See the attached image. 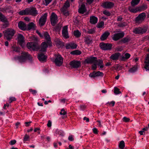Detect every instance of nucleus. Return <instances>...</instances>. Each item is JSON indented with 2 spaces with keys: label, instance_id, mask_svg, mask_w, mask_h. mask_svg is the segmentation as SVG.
Wrapping results in <instances>:
<instances>
[{
  "label": "nucleus",
  "instance_id": "nucleus-45",
  "mask_svg": "<svg viewBox=\"0 0 149 149\" xmlns=\"http://www.w3.org/2000/svg\"><path fill=\"white\" fill-rule=\"evenodd\" d=\"M130 119L126 117H124L123 118V121L125 122H129Z\"/></svg>",
  "mask_w": 149,
  "mask_h": 149
},
{
  "label": "nucleus",
  "instance_id": "nucleus-55",
  "mask_svg": "<svg viewBox=\"0 0 149 149\" xmlns=\"http://www.w3.org/2000/svg\"><path fill=\"white\" fill-rule=\"evenodd\" d=\"M93 133L95 134H97V130L96 128H93Z\"/></svg>",
  "mask_w": 149,
  "mask_h": 149
},
{
  "label": "nucleus",
  "instance_id": "nucleus-16",
  "mask_svg": "<svg viewBox=\"0 0 149 149\" xmlns=\"http://www.w3.org/2000/svg\"><path fill=\"white\" fill-rule=\"evenodd\" d=\"M70 66L74 68H77L81 65V63L79 61H73L70 63Z\"/></svg>",
  "mask_w": 149,
  "mask_h": 149
},
{
  "label": "nucleus",
  "instance_id": "nucleus-31",
  "mask_svg": "<svg viewBox=\"0 0 149 149\" xmlns=\"http://www.w3.org/2000/svg\"><path fill=\"white\" fill-rule=\"evenodd\" d=\"M120 53H116L112 55L110 58L113 60H116L118 59L119 57H120Z\"/></svg>",
  "mask_w": 149,
  "mask_h": 149
},
{
  "label": "nucleus",
  "instance_id": "nucleus-1",
  "mask_svg": "<svg viewBox=\"0 0 149 149\" xmlns=\"http://www.w3.org/2000/svg\"><path fill=\"white\" fill-rule=\"evenodd\" d=\"M43 35L45 37V38L47 40V41L46 42H43L42 43L41 45V51L42 52L45 51L48 46H52L51 38L48 33L46 32L44 33Z\"/></svg>",
  "mask_w": 149,
  "mask_h": 149
},
{
  "label": "nucleus",
  "instance_id": "nucleus-57",
  "mask_svg": "<svg viewBox=\"0 0 149 149\" xmlns=\"http://www.w3.org/2000/svg\"><path fill=\"white\" fill-rule=\"evenodd\" d=\"M127 24L126 23L123 22V23H122L121 24H120L119 25L120 26L123 27L126 26Z\"/></svg>",
  "mask_w": 149,
  "mask_h": 149
},
{
  "label": "nucleus",
  "instance_id": "nucleus-20",
  "mask_svg": "<svg viewBox=\"0 0 149 149\" xmlns=\"http://www.w3.org/2000/svg\"><path fill=\"white\" fill-rule=\"evenodd\" d=\"M68 28L67 26H65L63 27L62 30V35L65 38H69Z\"/></svg>",
  "mask_w": 149,
  "mask_h": 149
},
{
  "label": "nucleus",
  "instance_id": "nucleus-42",
  "mask_svg": "<svg viewBox=\"0 0 149 149\" xmlns=\"http://www.w3.org/2000/svg\"><path fill=\"white\" fill-rule=\"evenodd\" d=\"M29 135L27 134H25L24 138L23 141L24 142L28 141L29 140Z\"/></svg>",
  "mask_w": 149,
  "mask_h": 149
},
{
  "label": "nucleus",
  "instance_id": "nucleus-64",
  "mask_svg": "<svg viewBox=\"0 0 149 149\" xmlns=\"http://www.w3.org/2000/svg\"><path fill=\"white\" fill-rule=\"evenodd\" d=\"M144 132V131H143V130L141 131H139V133L141 135H142L143 134V133Z\"/></svg>",
  "mask_w": 149,
  "mask_h": 149
},
{
  "label": "nucleus",
  "instance_id": "nucleus-48",
  "mask_svg": "<svg viewBox=\"0 0 149 149\" xmlns=\"http://www.w3.org/2000/svg\"><path fill=\"white\" fill-rule=\"evenodd\" d=\"M32 93V94L34 95H35L37 93V92L36 90H33L32 89H30L29 90Z\"/></svg>",
  "mask_w": 149,
  "mask_h": 149
},
{
  "label": "nucleus",
  "instance_id": "nucleus-9",
  "mask_svg": "<svg viewBox=\"0 0 149 149\" xmlns=\"http://www.w3.org/2000/svg\"><path fill=\"white\" fill-rule=\"evenodd\" d=\"M114 5L113 3L110 1H105L103 2L101 4V6L103 8L107 9H110L113 7Z\"/></svg>",
  "mask_w": 149,
  "mask_h": 149
},
{
  "label": "nucleus",
  "instance_id": "nucleus-35",
  "mask_svg": "<svg viewBox=\"0 0 149 149\" xmlns=\"http://www.w3.org/2000/svg\"><path fill=\"white\" fill-rule=\"evenodd\" d=\"M74 36L77 37H79L81 36V33L78 30H76L74 31Z\"/></svg>",
  "mask_w": 149,
  "mask_h": 149
},
{
  "label": "nucleus",
  "instance_id": "nucleus-6",
  "mask_svg": "<svg viewBox=\"0 0 149 149\" xmlns=\"http://www.w3.org/2000/svg\"><path fill=\"white\" fill-rule=\"evenodd\" d=\"M55 58L54 62L58 66L61 65L63 61V58L61 56L58 54L56 56Z\"/></svg>",
  "mask_w": 149,
  "mask_h": 149
},
{
  "label": "nucleus",
  "instance_id": "nucleus-2",
  "mask_svg": "<svg viewBox=\"0 0 149 149\" xmlns=\"http://www.w3.org/2000/svg\"><path fill=\"white\" fill-rule=\"evenodd\" d=\"M31 39L34 42H29L27 44L28 48L31 50H37L38 49V46L36 43L38 40L37 37L33 36L31 37Z\"/></svg>",
  "mask_w": 149,
  "mask_h": 149
},
{
  "label": "nucleus",
  "instance_id": "nucleus-21",
  "mask_svg": "<svg viewBox=\"0 0 149 149\" xmlns=\"http://www.w3.org/2000/svg\"><path fill=\"white\" fill-rule=\"evenodd\" d=\"M28 15L36 16L38 14V12L36 9L34 8H28Z\"/></svg>",
  "mask_w": 149,
  "mask_h": 149
},
{
  "label": "nucleus",
  "instance_id": "nucleus-61",
  "mask_svg": "<svg viewBox=\"0 0 149 149\" xmlns=\"http://www.w3.org/2000/svg\"><path fill=\"white\" fill-rule=\"evenodd\" d=\"M115 104V102L114 101H112L109 104L110 105H112V106H114Z\"/></svg>",
  "mask_w": 149,
  "mask_h": 149
},
{
  "label": "nucleus",
  "instance_id": "nucleus-3",
  "mask_svg": "<svg viewBox=\"0 0 149 149\" xmlns=\"http://www.w3.org/2000/svg\"><path fill=\"white\" fill-rule=\"evenodd\" d=\"M15 58L19 62L22 63L25 62L27 59L30 60L31 59V57L27 53L22 52L21 56L17 57Z\"/></svg>",
  "mask_w": 149,
  "mask_h": 149
},
{
  "label": "nucleus",
  "instance_id": "nucleus-49",
  "mask_svg": "<svg viewBox=\"0 0 149 149\" xmlns=\"http://www.w3.org/2000/svg\"><path fill=\"white\" fill-rule=\"evenodd\" d=\"M52 0H45V5L46 6H47L50 2L52 1Z\"/></svg>",
  "mask_w": 149,
  "mask_h": 149
},
{
  "label": "nucleus",
  "instance_id": "nucleus-47",
  "mask_svg": "<svg viewBox=\"0 0 149 149\" xmlns=\"http://www.w3.org/2000/svg\"><path fill=\"white\" fill-rule=\"evenodd\" d=\"M103 14L107 16H109L110 15V13L108 11L105 10L103 11Z\"/></svg>",
  "mask_w": 149,
  "mask_h": 149
},
{
  "label": "nucleus",
  "instance_id": "nucleus-27",
  "mask_svg": "<svg viewBox=\"0 0 149 149\" xmlns=\"http://www.w3.org/2000/svg\"><path fill=\"white\" fill-rule=\"evenodd\" d=\"M98 21V19L97 17L94 16H91L90 17V22L92 24H95L97 23Z\"/></svg>",
  "mask_w": 149,
  "mask_h": 149
},
{
  "label": "nucleus",
  "instance_id": "nucleus-10",
  "mask_svg": "<svg viewBox=\"0 0 149 149\" xmlns=\"http://www.w3.org/2000/svg\"><path fill=\"white\" fill-rule=\"evenodd\" d=\"M112 45L110 44L104 43L102 42L100 43V46L103 50H110L111 49Z\"/></svg>",
  "mask_w": 149,
  "mask_h": 149
},
{
  "label": "nucleus",
  "instance_id": "nucleus-52",
  "mask_svg": "<svg viewBox=\"0 0 149 149\" xmlns=\"http://www.w3.org/2000/svg\"><path fill=\"white\" fill-rule=\"evenodd\" d=\"M68 140L70 141H72L74 140L73 136L72 135L69 136L68 137Z\"/></svg>",
  "mask_w": 149,
  "mask_h": 149
},
{
  "label": "nucleus",
  "instance_id": "nucleus-37",
  "mask_svg": "<svg viewBox=\"0 0 149 149\" xmlns=\"http://www.w3.org/2000/svg\"><path fill=\"white\" fill-rule=\"evenodd\" d=\"M137 69V66H134L129 70V71L131 73H133L136 72Z\"/></svg>",
  "mask_w": 149,
  "mask_h": 149
},
{
  "label": "nucleus",
  "instance_id": "nucleus-39",
  "mask_svg": "<svg viewBox=\"0 0 149 149\" xmlns=\"http://www.w3.org/2000/svg\"><path fill=\"white\" fill-rule=\"evenodd\" d=\"M114 93L116 95H117L121 93V92L120 91L119 89L116 87H114Z\"/></svg>",
  "mask_w": 149,
  "mask_h": 149
},
{
  "label": "nucleus",
  "instance_id": "nucleus-63",
  "mask_svg": "<svg viewBox=\"0 0 149 149\" xmlns=\"http://www.w3.org/2000/svg\"><path fill=\"white\" fill-rule=\"evenodd\" d=\"M148 130V128L147 127H146L142 129V130L144 131H147Z\"/></svg>",
  "mask_w": 149,
  "mask_h": 149
},
{
  "label": "nucleus",
  "instance_id": "nucleus-33",
  "mask_svg": "<svg viewBox=\"0 0 149 149\" xmlns=\"http://www.w3.org/2000/svg\"><path fill=\"white\" fill-rule=\"evenodd\" d=\"M84 42L86 44H89L92 42V39L89 37H86L84 39Z\"/></svg>",
  "mask_w": 149,
  "mask_h": 149
},
{
  "label": "nucleus",
  "instance_id": "nucleus-53",
  "mask_svg": "<svg viewBox=\"0 0 149 149\" xmlns=\"http://www.w3.org/2000/svg\"><path fill=\"white\" fill-rule=\"evenodd\" d=\"M129 40V39L128 38H124V39L123 40V43H125L126 42H128V40Z\"/></svg>",
  "mask_w": 149,
  "mask_h": 149
},
{
  "label": "nucleus",
  "instance_id": "nucleus-29",
  "mask_svg": "<svg viewBox=\"0 0 149 149\" xmlns=\"http://www.w3.org/2000/svg\"><path fill=\"white\" fill-rule=\"evenodd\" d=\"M109 35L110 33L108 31L104 32L101 36L100 38L101 40L102 41L105 40L107 38Z\"/></svg>",
  "mask_w": 149,
  "mask_h": 149
},
{
  "label": "nucleus",
  "instance_id": "nucleus-26",
  "mask_svg": "<svg viewBox=\"0 0 149 149\" xmlns=\"http://www.w3.org/2000/svg\"><path fill=\"white\" fill-rule=\"evenodd\" d=\"M86 9L85 7V5L84 4H81L79 7L78 11L79 13L83 14L86 12Z\"/></svg>",
  "mask_w": 149,
  "mask_h": 149
},
{
  "label": "nucleus",
  "instance_id": "nucleus-58",
  "mask_svg": "<svg viewBox=\"0 0 149 149\" xmlns=\"http://www.w3.org/2000/svg\"><path fill=\"white\" fill-rule=\"evenodd\" d=\"M93 0H86V2L89 4H91L93 1Z\"/></svg>",
  "mask_w": 149,
  "mask_h": 149
},
{
  "label": "nucleus",
  "instance_id": "nucleus-43",
  "mask_svg": "<svg viewBox=\"0 0 149 149\" xmlns=\"http://www.w3.org/2000/svg\"><path fill=\"white\" fill-rule=\"evenodd\" d=\"M60 114L61 115H65L66 114V112L65 111L64 109H63L61 110Z\"/></svg>",
  "mask_w": 149,
  "mask_h": 149
},
{
  "label": "nucleus",
  "instance_id": "nucleus-12",
  "mask_svg": "<svg viewBox=\"0 0 149 149\" xmlns=\"http://www.w3.org/2000/svg\"><path fill=\"white\" fill-rule=\"evenodd\" d=\"M51 22L52 25L54 26L57 22V17L56 15L52 13L51 16Z\"/></svg>",
  "mask_w": 149,
  "mask_h": 149
},
{
  "label": "nucleus",
  "instance_id": "nucleus-25",
  "mask_svg": "<svg viewBox=\"0 0 149 149\" xmlns=\"http://www.w3.org/2000/svg\"><path fill=\"white\" fill-rule=\"evenodd\" d=\"M47 56L43 54H40L38 55V58L39 60L41 62H45Z\"/></svg>",
  "mask_w": 149,
  "mask_h": 149
},
{
  "label": "nucleus",
  "instance_id": "nucleus-36",
  "mask_svg": "<svg viewBox=\"0 0 149 149\" xmlns=\"http://www.w3.org/2000/svg\"><path fill=\"white\" fill-rule=\"evenodd\" d=\"M70 53L73 55H79L81 54V52L79 50H75L71 52Z\"/></svg>",
  "mask_w": 149,
  "mask_h": 149
},
{
  "label": "nucleus",
  "instance_id": "nucleus-46",
  "mask_svg": "<svg viewBox=\"0 0 149 149\" xmlns=\"http://www.w3.org/2000/svg\"><path fill=\"white\" fill-rule=\"evenodd\" d=\"M36 32L40 37L45 38L43 34L44 33H46V32H44L42 34L38 30H36Z\"/></svg>",
  "mask_w": 149,
  "mask_h": 149
},
{
  "label": "nucleus",
  "instance_id": "nucleus-54",
  "mask_svg": "<svg viewBox=\"0 0 149 149\" xmlns=\"http://www.w3.org/2000/svg\"><path fill=\"white\" fill-rule=\"evenodd\" d=\"M16 100V99L15 97H11L9 99V102H11L13 101H14Z\"/></svg>",
  "mask_w": 149,
  "mask_h": 149
},
{
  "label": "nucleus",
  "instance_id": "nucleus-7",
  "mask_svg": "<svg viewBox=\"0 0 149 149\" xmlns=\"http://www.w3.org/2000/svg\"><path fill=\"white\" fill-rule=\"evenodd\" d=\"M18 43L23 47L25 45L24 38L23 36L21 34H18L17 37Z\"/></svg>",
  "mask_w": 149,
  "mask_h": 149
},
{
  "label": "nucleus",
  "instance_id": "nucleus-15",
  "mask_svg": "<svg viewBox=\"0 0 149 149\" xmlns=\"http://www.w3.org/2000/svg\"><path fill=\"white\" fill-rule=\"evenodd\" d=\"M103 75V73L102 72H101L100 71H97L96 72H93L90 73L89 75V76L91 77L95 78L97 77H102Z\"/></svg>",
  "mask_w": 149,
  "mask_h": 149
},
{
  "label": "nucleus",
  "instance_id": "nucleus-17",
  "mask_svg": "<svg viewBox=\"0 0 149 149\" xmlns=\"http://www.w3.org/2000/svg\"><path fill=\"white\" fill-rule=\"evenodd\" d=\"M130 54L128 53H124L121 55H120V59L123 61H126L130 57Z\"/></svg>",
  "mask_w": 149,
  "mask_h": 149
},
{
  "label": "nucleus",
  "instance_id": "nucleus-28",
  "mask_svg": "<svg viewBox=\"0 0 149 149\" xmlns=\"http://www.w3.org/2000/svg\"><path fill=\"white\" fill-rule=\"evenodd\" d=\"M129 10L131 13H136L138 11H141V8L140 7H136L135 8H134L130 7L129 8Z\"/></svg>",
  "mask_w": 149,
  "mask_h": 149
},
{
  "label": "nucleus",
  "instance_id": "nucleus-13",
  "mask_svg": "<svg viewBox=\"0 0 149 149\" xmlns=\"http://www.w3.org/2000/svg\"><path fill=\"white\" fill-rule=\"evenodd\" d=\"M124 35V33L123 32H121L114 34L113 35V39L115 41L117 40L120 38L123 37Z\"/></svg>",
  "mask_w": 149,
  "mask_h": 149
},
{
  "label": "nucleus",
  "instance_id": "nucleus-51",
  "mask_svg": "<svg viewBox=\"0 0 149 149\" xmlns=\"http://www.w3.org/2000/svg\"><path fill=\"white\" fill-rule=\"evenodd\" d=\"M94 64L92 66V69L94 70H95L97 68V65L95 63H93Z\"/></svg>",
  "mask_w": 149,
  "mask_h": 149
},
{
  "label": "nucleus",
  "instance_id": "nucleus-4",
  "mask_svg": "<svg viewBox=\"0 0 149 149\" xmlns=\"http://www.w3.org/2000/svg\"><path fill=\"white\" fill-rule=\"evenodd\" d=\"M15 33V31L13 29H8L5 32V37L7 40H10L13 38Z\"/></svg>",
  "mask_w": 149,
  "mask_h": 149
},
{
  "label": "nucleus",
  "instance_id": "nucleus-44",
  "mask_svg": "<svg viewBox=\"0 0 149 149\" xmlns=\"http://www.w3.org/2000/svg\"><path fill=\"white\" fill-rule=\"evenodd\" d=\"M12 48L14 51L18 52L19 51L20 48L17 47L13 46Z\"/></svg>",
  "mask_w": 149,
  "mask_h": 149
},
{
  "label": "nucleus",
  "instance_id": "nucleus-32",
  "mask_svg": "<svg viewBox=\"0 0 149 149\" xmlns=\"http://www.w3.org/2000/svg\"><path fill=\"white\" fill-rule=\"evenodd\" d=\"M19 14L21 15H28V8H26L24 10L20 11Z\"/></svg>",
  "mask_w": 149,
  "mask_h": 149
},
{
  "label": "nucleus",
  "instance_id": "nucleus-14",
  "mask_svg": "<svg viewBox=\"0 0 149 149\" xmlns=\"http://www.w3.org/2000/svg\"><path fill=\"white\" fill-rule=\"evenodd\" d=\"M97 60L96 57L91 56L86 59L85 61L87 63H96Z\"/></svg>",
  "mask_w": 149,
  "mask_h": 149
},
{
  "label": "nucleus",
  "instance_id": "nucleus-22",
  "mask_svg": "<svg viewBox=\"0 0 149 149\" xmlns=\"http://www.w3.org/2000/svg\"><path fill=\"white\" fill-rule=\"evenodd\" d=\"M145 64L144 68L146 70V71H149V54L147 55V57L145 58Z\"/></svg>",
  "mask_w": 149,
  "mask_h": 149
},
{
  "label": "nucleus",
  "instance_id": "nucleus-41",
  "mask_svg": "<svg viewBox=\"0 0 149 149\" xmlns=\"http://www.w3.org/2000/svg\"><path fill=\"white\" fill-rule=\"evenodd\" d=\"M104 24V23L103 22H101L99 23L97 25V27L99 28H102Z\"/></svg>",
  "mask_w": 149,
  "mask_h": 149
},
{
  "label": "nucleus",
  "instance_id": "nucleus-34",
  "mask_svg": "<svg viewBox=\"0 0 149 149\" xmlns=\"http://www.w3.org/2000/svg\"><path fill=\"white\" fill-rule=\"evenodd\" d=\"M28 29H35L36 28V26L33 22L30 23L28 25Z\"/></svg>",
  "mask_w": 149,
  "mask_h": 149
},
{
  "label": "nucleus",
  "instance_id": "nucleus-62",
  "mask_svg": "<svg viewBox=\"0 0 149 149\" xmlns=\"http://www.w3.org/2000/svg\"><path fill=\"white\" fill-rule=\"evenodd\" d=\"M31 122H26L25 123L26 126H28L29 125V124L31 123Z\"/></svg>",
  "mask_w": 149,
  "mask_h": 149
},
{
  "label": "nucleus",
  "instance_id": "nucleus-23",
  "mask_svg": "<svg viewBox=\"0 0 149 149\" xmlns=\"http://www.w3.org/2000/svg\"><path fill=\"white\" fill-rule=\"evenodd\" d=\"M77 47V45L74 42H71L65 45V47L67 49H76Z\"/></svg>",
  "mask_w": 149,
  "mask_h": 149
},
{
  "label": "nucleus",
  "instance_id": "nucleus-11",
  "mask_svg": "<svg viewBox=\"0 0 149 149\" xmlns=\"http://www.w3.org/2000/svg\"><path fill=\"white\" fill-rule=\"evenodd\" d=\"M147 30V28L146 27L143 28L139 27L133 29V32L135 34H143L145 33L146 31Z\"/></svg>",
  "mask_w": 149,
  "mask_h": 149
},
{
  "label": "nucleus",
  "instance_id": "nucleus-40",
  "mask_svg": "<svg viewBox=\"0 0 149 149\" xmlns=\"http://www.w3.org/2000/svg\"><path fill=\"white\" fill-rule=\"evenodd\" d=\"M125 144L124 141H121L119 143V147L120 148L123 149L125 147Z\"/></svg>",
  "mask_w": 149,
  "mask_h": 149
},
{
  "label": "nucleus",
  "instance_id": "nucleus-8",
  "mask_svg": "<svg viewBox=\"0 0 149 149\" xmlns=\"http://www.w3.org/2000/svg\"><path fill=\"white\" fill-rule=\"evenodd\" d=\"M47 14V13H45L39 19L38 23L40 26L44 25L46 21Z\"/></svg>",
  "mask_w": 149,
  "mask_h": 149
},
{
  "label": "nucleus",
  "instance_id": "nucleus-18",
  "mask_svg": "<svg viewBox=\"0 0 149 149\" xmlns=\"http://www.w3.org/2000/svg\"><path fill=\"white\" fill-rule=\"evenodd\" d=\"M0 21L4 22H6L3 25V27L5 28L7 26L8 24V22H7V19L1 13H0Z\"/></svg>",
  "mask_w": 149,
  "mask_h": 149
},
{
  "label": "nucleus",
  "instance_id": "nucleus-38",
  "mask_svg": "<svg viewBox=\"0 0 149 149\" xmlns=\"http://www.w3.org/2000/svg\"><path fill=\"white\" fill-rule=\"evenodd\" d=\"M140 0H132L131 2V4L132 6H134L138 4L139 3Z\"/></svg>",
  "mask_w": 149,
  "mask_h": 149
},
{
  "label": "nucleus",
  "instance_id": "nucleus-30",
  "mask_svg": "<svg viewBox=\"0 0 149 149\" xmlns=\"http://www.w3.org/2000/svg\"><path fill=\"white\" fill-rule=\"evenodd\" d=\"M95 63H96L97 65L99 67L100 69H102L104 67V65L103 64V61L102 60H97Z\"/></svg>",
  "mask_w": 149,
  "mask_h": 149
},
{
  "label": "nucleus",
  "instance_id": "nucleus-60",
  "mask_svg": "<svg viewBox=\"0 0 149 149\" xmlns=\"http://www.w3.org/2000/svg\"><path fill=\"white\" fill-rule=\"evenodd\" d=\"M83 120H86V122H89V119L86 117H85L84 118Z\"/></svg>",
  "mask_w": 149,
  "mask_h": 149
},
{
  "label": "nucleus",
  "instance_id": "nucleus-5",
  "mask_svg": "<svg viewBox=\"0 0 149 149\" xmlns=\"http://www.w3.org/2000/svg\"><path fill=\"white\" fill-rule=\"evenodd\" d=\"M70 6L69 1L67 0L61 9V11L66 16H68L69 15V13L67 10V9L70 7Z\"/></svg>",
  "mask_w": 149,
  "mask_h": 149
},
{
  "label": "nucleus",
  "instance_id": "nucleus-24",
  "mask_svg": "<svg viewBox=\"0 0 149 149\" xmlns=\"http://www.w3.org/2000/svg\"><path fill=\"white\" fill-rule=\"evenodd\" d=\"M18 26L19 28L22 30H25L27 29L26 24L21 21L18 23Z\"/></svg>",
  "mask_w": 149,
  "mask_h": 149
},
{
  "label": "nucleus",
  "instance_id": "nucleus-50",
  "mask_svg": "<svg viewBox=\"0 0 149 149\" xmlns=\"http://www.w3.org/2000/svg\"><path fill=\"white\" fill-rule=\"evenodd\" d=\"M16 141L15 140H11L10 141L9 143L10 145H12L15 144L16 143Z\"/></svg>",
  "mask_w": 149,
  "mask_h": 149
},
{
  "label": "nucleus",
  "instance_id": "nucleus-59",
  "mask_svg": "<svg viewBox=\"0 0 149 149\" xmlns=\"http://www.w3.org/2000/svg\"><path fill=\"white\" fill-rule=\"evenodd\" d=\"M51 125H52V122L50 121L49 120L47 123V125L48 127H49L51 126Z\"/></svg>",
  "mask_w": 149,
  "mask_h": 149
},
{
  "label": "nucleus",
  "instance_id": "nucleus-19",
  "mask_svg": "<svg viewBox=\"0 0 149 149\" xmlns=\"http://www.w3.org/2000/svg\"><path fill=\"white\" fill-rule=\"evenodd\" d=\"M146 17L145 13H143L140 14L136 18V21L138 22H140L143 21Z\"/></svg>",
  "mask_w": 149,
  "mask_h": 149
},
{
  "label": "nucleus",
  "instance_id": "nucleus-56",
  "mask_svg": "<svg viewBox=\"0 0 149 149\" xmlns=\"http://www.w3.org/2000/svg\"><path fill=\"white\" fill-rule=\"evenodd\" d=\"M123 18L121 16H119L117 17V21H120L122 20Z\"/></svg>",
  "mask_w": 149,
  "mask_h": 149
}]
</instances>
